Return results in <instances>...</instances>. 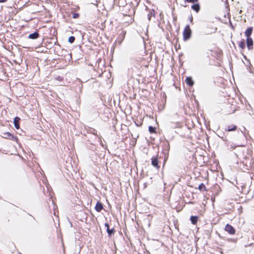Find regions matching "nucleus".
Instances as JSON below:
<instances>
[{"instance_id":"obj_1","label":"nucleus","mask_w":254,"mask_h":254,"mask_svg":"<svg viewBox=\"0 0 254 254\" xmlns=\"http://www.w3.org/2000/svg\"><path fill=\"white\" fill-rule=\"evenodd\" d=\"M191 31L189 25H187L183 32V39L184 41L188 40L191 37Z\"/></svg>"},{"instance_id":"obj_2","label":"nucleus","mask_w":254,"mask_h":254,"mask_svg":"<svg viewBox=\"0 0 254 254\" xmlns=\"http://www.w3.org/2000/svg\"><path fill=\"white\" fill-rule=\"evenodd\" d=\"M2 136L3 138H7L12 140H17V138L11 134L10 133L8 132H4L2 133Z\"/></svg>"},{"instance_id":"obj_3","label":"nucleus","mask_w":254,"mask_h":254,"mask_svg":"<svg viewBox=\"0 0 254 254\" xmlns=\"http://www.w3.org/2000/svg\"><path fill=\"white\" fill-rule=\"evenodd\" d=\"M225 230L228 232L230 234L233 235L235 233L234 228L230 225L227 224L225 226Z\"/></svg>"},{"instance_id":"obj_4","label":"nucleus","mask_w":254,"mask_h":254,"mask_svg":"<svg viewBox=\"0 0 254 254\" xmlns=\"http://www.w3.org/2000/svg\"><path fill=\"white\" fill-rule=\"evenodd\" d=\"M152 165L157 169H159L160 166L158 165V160L156 157H152L151 159Z\"/></svg>"},{"instance_id":"obj_5","label":"nucleus","mask_w":254,"mask_h":254,"mask_svg":"<svg viewBox=\"0 0 254 254\" xmlns=\"http://www.w3.org/2000/svg\"><path fill=\"white\" fill-rule=\"evenodd\" d=\"M247 45L248 48L251 50L253 46V41L251 37L247 38Z\"/></svg>"},{"instance_id":"obj_6","label":"nucleus","mask_w":254,"mask_h":254,"mask_svg":"<svg viewBox=\"0 0 254 254\" xmlns=\"http://www.w3.org/2000/svg\"><path fill=\"white\" fill-rule=\"evenodd\" d=\"M105 226L107 228V232L109 236L114 234L115 231L114 229L112 228V229H110L109 225L108 223H106L105 224Z\"/></svg>"},{"instance_id":"obj_7","label":"nucleus","mask_w":254,"mask_h":254,"mask_svg":"<svg viewBox=\"0 0 254 254\" xmlns=\"http://www.w3.org/2000/svg\"><path fill=\"white\" fill-rule=\"evenodd\" d=\"M103 208V207L102 204L100 202H97L95 207V210L97 212H99L102 210Z\"/></svg>"},{"instance_id":"obj_8","label":"nucleus","mask_w":254,"mask_h":254,"mask_svg":"<svg viewBox=\"0 0 254 254\" xmlns=\"http://www.w3.org/2000/svg\"><path fill=\"white\" fill-rule=\"evenodd\" d=\"M126 35V32L122 31L121 34L119 35L118 40H119V43L120 44H121L122 42V41L124 40L125 37Z\"/></svg>"},{"instance_id":"obj_9","label":"nucleus","mask_w":254,"mask_h":254,"mask_svg":"<svg viewBox=\"0 0 254 254\" xmlns=\"http://www.w3.org/2000/svg\"><path fill=\"white\" fill-rule=\"evenodd\" d=\"M39 37V34L38 32H35L32 34H30L28 36V38L31 39H36Z\"/></svg>"},{"instance_id":"obj_10","label":"nucleus","mask_w":254,"mask_h":254,"mask_svg":"<svg viewBox=\"0 0 254 254\" xmlns=\"http://www.w3.org/2000/svg\"><path fill=\"white\" fill-rule=\"evenodd\" d=\"M253 27H249L245 32V34L247 38L250 37V36L251 35L252 32H253Z\"/></svg>"},{"instance_id":"obj_11","label":"nucleus","mask_w":254,"mask_h":254,"mask_svg":"<svg viewBox=\"0 0 254 254\" xmlns=\"http://www.w3.org/2000/svg\"><path fill=\"white\" fill-rule=\"evenodd\" d=\"M186 82L190 86H192L194 84V82L191 77H187L186 79Z\"/></svg>"},{"instance_id":"obj_12","label":"nucleus","mask_w":254,"mask_h":254,"mask_svg":"<svg viewBox=\"0 0 254 254\" xmlns=\"http://www.w3.org/2000/svg\"><path fill=\"white\" fill-rule=\"evenodd\" d=\"M191 8L197 12L200 10V6L198 3L194 4L191 5Z\"/></svg>"},{"instance_id":"obj_13","label":"nucleus","mask_w":254,"mask_h":254,"mask_svg":"<svg viewBox=\"0 0 254 254\" xmlns=\"http://www.w3.org/2000/svg\"><path fill=\"white\" fill-rule=\"evenodd\" d=\"M20 120V118L18 117H15L14 120V124L15 127L18 129L19 128V122Z\"/></svg>"},{"instance_id":"obj_14","label":"nucleus","mask_w":254,"mask_h":254,"mask_svg":"<svg viewBox=\"0 0 254 254\" xmlns=\"http://www.w3.org/2000/svg\"><path fill=\"white\" fill-rule=\"evenodd\" d=\"M198 220V217L196 216H191L190 217V221L193 224H195Z\"/></svg>"},{"instance_id":"obj_15","label":"nucleus","mask_w":254,"mask_h":254,"mask_svg":"<svg viewBox=\"0 0 254 254\" xmlns=\"http://www.w3.org/2000/svg\"><path fill=\"white\" fill-rule=\"evenodd\" d=\"M237 129V126L235 125H232V126H229L228 127V128L226 129V130H227L228 131H234L236 130Z\"/></svg>"},{"instance_id":"obj_16","label":"nucleus","mask_w":254,"mask_h":254,"mask_svg":"<svg viewBox=\"0 0 254 254\" xmlns=\"http://www.w3.org/2000/svg\"><path fill=\"white\" fill-rule=\"evenodd\" d=\"M87 132L93 134L94 135H97V131L92 128H89L88 130H87Z\"/></svg>"},{"instance_id":"obj_17","label":"nucleus","mask_w":254,"mask_h":254,"mask_svg":"<svg viewBox=\"0 0 254 254\" xmlns=\"http://www.w3.org/2000/svg\"><path fill=\"white\" fill-rule=\"evenodd\" d=\"M154 15V12L153 10H151L149 11V13L147 15L148 19L150 20L152 16Z\"/></svg>"},{"instance_id":"obj_18","label":"nucleus","mask_w":254,"mask_h":254,"mask_svg":"<svg viewBox=\"0 0 254 254\" xmlns=\"http://www.w3.org/2000/svg\"><path fill=\"white\" fill-rule=\"evenodd\" d=\"M198 189L200 190H203L205 189V186L203 183H201L198 186Z\"/></svg>"},{"instance_id":"obj_19","label":"nucleus","mask_w":254,"mask_h":254,"mask_svg":"<svg viewBox=\"0 0 254 254\" xmlns=\"http://www.w3.org/2000/svg\"><path fill=\"white\" fill-rule=\"evenodd\" d=\"M239 46L242 48V49H244L245 48V43L243 41H242V42H240L239 44Z\"/></svg>"},{"instance_id":"obj_20","label":"nucleus","mask_w":254,"mask_h":254,"mask_svg":"<svg viewBox=\"0 0 254 254\" xmlns=\"http://www.w3.org/2000/svg\"><path fill=\"white\" fill-rule=\"evenodd\" d=\"M74 41H75V37L74 36H70L69 37L68 41L70 43H73Z\"/></svg>"},{"instance_id":"obj_21","label":"nucleus","mask_w":254,"mask_h":254,"mask_svg":"<svg viewBox=\"0 0 254 254\" xmlns=\"http://www.w3.org/2000/svg\"><path fill=\"white\" fill-rule=\"evenodd\" d=\"M148 129L150 133H153L155 132V128L152 126H149Z\"/></svg>"},{"instance_id":"obj_22","label":"nucleus","mask_w":254,"mask_h":254,"mask_svg":"<svg viewBox=\"0 0 254 254\" xmlns=\"http://www.w3.org/2000/svg\"><path fill=\"white\" fill-rule=\"evenodd\" d=\"M198 0H185V2H190V3H195Z\"/></svg>"},{"instance_id":"obj_23","label":"nucleus","mask_w":254,"mask_h":254,"mask_svg":"<svg viewBox=\"0 0 254 254\" xmlns=\"http://www.w3.org/2000/svg\"><path fill=\"white\" fill-rule=\"evenodd\" d=\"M79 17V14L77 13H73L72 14V17L73 18H77Z\"/></svg>"},{"instance_id":"obj_24","label":"nucleus","mask_w":254,"mask_h":254,"mask_svg":"<svg viewBox=\"0 0 254 254\" xmlns=\"http://www.w3.org/2000/svg\"><path fill=\"white\" fill-rule=\"evenodd\" d=\"M216 29H216V28H215V31H211V32H208V31H207V32H206V33H207V34H211V33H214V32H215V31H216Z\"/></svg>"},{"instance_id":"obj_25","label":"nucleus","mask_w":254,"mask_h":254,"mask_svg":"<svg viewBox=\"0 0 254 254\" xmlns=\"http://www.w3.org/2000/svg\"><path fill=\"white\" fill-rule=\"evenodd\" d=\"M6 1H7V0H0V3H3Z\"/></svg>"},{"instance_id":"obj_26","label":"nucleus","mask_w":254,"mask_h":254,"mask_svg":"<svg viewBox=\"0 0 254 254\" xmlns=\"http://www.w3.org/2000/svg\"><path fill=\"white\" fill-rule=\"evenodd\" d=\"M192 19H193L192 17L191 16V17L190 18V21L191 22L192 21Z\"/></svg>"},{"instance_id":"obj_27","label":"nucleus","mask_w":254,"mask_h":254,"mask_svg":"<svg viewBox=\"0 0 254 254\" xmlns=\"http://www.w3.org/2000/svg\"><path fill=\"white\" fill-rule=\"evenodd\" d=\"M241 12H242V10H241L240 11L239 13H241Z\"/></svg>"}]
</instances>
